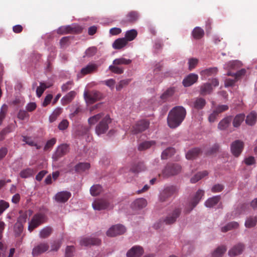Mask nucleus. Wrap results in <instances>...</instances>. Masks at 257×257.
<instances>
[{
	"label": "nucleus",
	"mask_w": 257,
	"mask_h": 257,
	"mask_svg": "<svg viewBox=\"0 0 257 257\" xmlns=\"http://www.w3.org/2000/svg\"><path fill=\"white\" fill-rule=\"evenodd\" d=\"M244 147L243 142L240 140H236L232 143L230 150L233 155L238 157L242 151Z\"/></svg>",
	"instance_id": "9"
},
{
	"label": "nucleus",
	"mask_w": 257,
	"mask_h": 257,
	"mask_svg": "<svg viewBox=\"0 0 257 257\" xmlns=\"http://www.w3.org/2000/svg\"><path fill=\"white\" fill-rule=\"evenodd\" d=\"M198 60L196 58H191L189 60L188 64H189V69L190 70H192L197 65L198 63Z\"/></svg>",
	"instance_id": "60"
},
{
	"label": "nucleus",
	"mask_w": 257,
	"mask_h": 257,
	"mask_svg": "<svg viewBox=\"0 0 257 257\" xmlns=\"http://www.w3.org/2000/svg\"><path fill=\"white\" fill-rule=\"evenodd\" d=\"M217 72V68L216 67L210 68L201 72L202 75L209 76L213 74H216Z\"/></svg>",
	"instance_id": "53"
},
{
	"label": "nucleus",
	"mask_w": 257,
	"mask_h": 257,
	"mask_svg": "<svg viewBox=\"0 0 257 257\" xmlns=\"http://www.w3.org/2000/svg\"><path fill=\"white\" fill-rule=\"evenodd\" d=\"M226 247L224 245L218 247L212 253V257H222L226 251Z\"/></svg>",
	"instance_id": "39"
},
{
	"label": "nucleus",
	"mask_w": 257,
	"mask_h": 257,
	"mask_svg": "<svg viewBox=\"0 0 257 257\" xmlns=\"http://www.w3.org/2000/svg\"><path fill=\"white\" fill-rule=\"evenodd\" d=\"M139 17V14L137 11H131L121 20L120 23L121 25L134 23L138 21Z\"/></svg>",
	"instance_id": "13"
},
{
	"label": "nucleus",
	"mask_w": 257,
	"mask_h": 257,
	"mask_svg": "<svg viewBox=\"0 0 257 257\" xmlns=\"http://www.w3.org/2000/svg\"><path fill=\"white\" fill-rule=\"evenodd\" d=\"M56 139L55 138H52L51 140L47 141L46 145L44 147L45 150H47L51 148L56 143Z\"/></svg>",
	"instance_id": "64"
},
{
	"label": "nucleus",
	"mask_w": 257,
	"mask_h": 257,
	"mask_svg": "<svg viewBox=\"0 0 257 257\" xmlns=\"http://www.w3.org/2000/svg\"><path fill=\"white\" fill-rule=\"evenodd\" d=\"M102 190V187L98 184L93 185L90 189L91 195L94 196L98 195Z\"/></svg>",
	"instance_id": "49"
},
{
	"label": "nucleus",
	"mask_w": 257,
	"mask_h": 257,
	"mask_svg": "<svg viewBox=\"0 0 257 257\" xmlns=\"http://www.w3.org/2000/svg\"><path fill=\"white\" fill-rule=\"evenodd\" d=\"M175 93V89L171 87L166 90L160 96L161 99L164 101H167Z\"/></svg>",
	"instance_id": "30"
},
{
	"label": "nucleus",
	"mask_w": 257,
	"mask_h": 257,
	"mask_svg": "<svg viewBox=\"0 0 257 257\" xmlns=\"http://www.w3.org/2000/svg\"><path fill=\"white\" fill-rule=\"evenodd\" d=\"M90 165L88 163H80L75 167V171L78 173H81L88 170Z\"/></svg>",
	"instance_id": "35"
},
{
	"label": "nucleus",
	"mask_w": 257,
	"mask_h": 257,
	"mask_svg": "<svg viewBox=\"0 0 257 257\" xmlns=\"http://www.w3.org/2000/svg\"><path fill=\"white\" fill-rule=\"evenodd\" d=\"M62 112V108L61 107L56 108L49 116V121L51 122H54L57 119V118L60 115Z\"/></svg>",
	"instance_id": "47"
},
{
	"label": "nucleus",
	"mask_w": 257,
	"mask_h": 257,
	"mask_svg": "<svg viewBox=\"0 0 257 257\" xmlns=\"http://www.w3.org/2000/svg\"><path fill=\"white\" fill-rule=\"evenodd\" d=\"M49 247L47 243H41L33 248L32 253L34 256L38 255L48 250Z\"/></svg>",
	"instance_id": "20"
},
{
	"label": "nucleus",
	"mask_w": 257,
	"mask_h": 257,
	"mask_svg": "<svg viewBox=\"0 0 257 257\" xmlns=\"http://www.w3.org/2000/svg\"><path fill=\"white\" fill-rule=\"evenodd\" d=\"M192 35L194 39H200L203 37L204 32L202 28L197 27L193 29L192 32Z\"/></svg>",
	"instance_id": "37"
},
{
	"label": "nucleus",
	"mask_w": 257,
	"mask_h": 257,
	"mask_svg": "<svg viewBox=\"0 0 257 257\" xmlns=\"http://www.w3.org/2000/svg\"><path fill=\"white\" fill-rule=\"evenodd\" d=\"M204 191L202 190H198L195 195L190 199L187 206L185 208L186 213H189L198 204L202 196H204Z\"/></svg>",
	"instance_id": "3"
},
{
	"label": "nucleus",
	"mask_w": 257,
	"mask_h": 257,
	"mask_svg": "<svg viewBox=\"0 0 257 257\" xmlns=\"http://www.w3.org/2000/svg\"><path fill=\"white\" fill-rule=\"evenodd\" d=\"M103 97V94L100 92L96 90L92 91L90 93L85 92L84 93V98L86 102L91 104L100 100Z\"/></svg>",
	"instance_id": "6"
},
{
	"label": "nucleus",
	"mask_w": 257,
	"mask_h": 257,
	"mask_svg": "<svg viewBox=\"0 0 257 257\" xmlns=\"http://www.w3.org/2000/svg\"><path fill=\"white\" fill-rule=\"evenodd\" d=\"M181 210L180 208H175L172 213L169 214L164 219V222L168 225L174 223L179 216Z\"/></svg>",
	"instance_id": "14"
},
{
	"label": "nucleus",
	"mask_w": 257,
	"mask_h": 257,
	"mask_svg": "<svg viewBox=\"0 0 257 257\" xmlns=\"http://www.w3.org/2000/svg\"><path fill=\"white\" fill-rule=\"evenodd\" d=\"M144 252L143 249L140 246H134L126 253L127 257H140Z\"/></svg>",
	"instance_id": "17"
},
{
	"label": "nucleus",
	"mask_w": 257,
	"mask_h": 257,
	"mask_svg": "<svg viewBox=\"0 0 257 257\" xmlns=\"http://www.w3.org/2000/svg\"><path fill=\"white\" fill-rule=\"evenodd\" d=\"M118 65H112L109 66V69L112 72L117 74H121L123 73L124 69L122 67L117 66Z\"/></svg>",
	"instance_id": "54"
},
{
	"label": "nucleus",
	"mask_w": 257,
	"mask_h": 257,
	"mask_svg": "<svg viewBox=\"0 0 257 257\" xmlns=\"http://www.w3.org/2000/svg\"><path fill=\"white\" fill-rule=\"evenodd\" d=\"M201 153L199 148H194L188 152L186 155V158L189 160L194 159L196 158Z\"/></svg>",
	"instance_id": "32"
},
{
	"label": "nucleus",
	"mask_w": 257,
	"mask_h": 257,
	"mask_svg": "<svg viewBox=\"0 0 257 257\" xmlns=\"http://www.w3.org/2000/svg\"><path fill=\"white\" fill-rule=\"evenodd\" d=\"M101 240L97 238L85 237L80 240V243L81 245L88 246L89 245H99Z\"/></svg>",
	"instance_id": "22"
},
{
	"label": "nucleus",
	"mask_w": 257,
	"mask_h": 257,
	"mask_svg": "<svg viewBox=\"0 0 257 257\" xmlns=\"http://www.w3.org/2000/svg\"><path fill=\"white\" fill-rule=\"evenodd\" d=\"M50 86V85H47L45 83L40 82V85L38 86L36 89V93L37 96L38 97H41L45 89L47 88H49Z\"/></svg>",
	"instance_id": "51"
},
{
	"label": "nucleus",
	"mask_w": 257,
	"mask_h": 257,
	"mask_svg": "<svg viewBox=\"0 0 257 257\" xmlns=\"http://www.w3.org/2000/svg\"><path fill=\"white\" fill-rule=\"evenodd\" d=\"M9 207V203L3 200H0V215Z\"/></svg>",
	"instance_id": "56"
},
{
	"label": "nucleus",
	"mask_w": 257,
	"mask_h": 257,
	"mask_svg": "<svg viewBox=\"0 0 257 257\" xmlns=\"http://www.w3.org/2000/svg\"><path fill=\"white\" fill-rule=\"evenodd\" d=\"M76 93L74 91H71L61 99V103L63 105H66L70 103L74 98Z\"/></svg>",
	"instance_id": "23"
},
{
	"label": "nucleus",
	"mask_w": 257,
	"mask_h": 257,
	"mask_svg": "<svg viewBox=\"0 0 257 257\" xmlns=\"http://www.w3.org/2000/svg\"><path fill=\"white\" fill-rule=\"evenodd\" d=\"M74 28L70 26H64L59 27L57 30V33L60 35H65L67 34H71L74 32Z\"/></svg>",
	"instance_id": "29"
},
{
	"label": "nucleus",
	"mask_w": 257,
	"mask_h": 257,
	"mask_svg": "<svg viewBox=\"0 0 257 257\" xmlns=\"http://www.w3.org/2000/svg\"><path fill=\"white\" fill-rule=\"evenodd\" d=\"M17 116L20 119L24 120L26 118L29 117V115L27 111L24 110H20Z\"/></svg>",
	"instance_id": "59"
},
{
	"label": "nucleus",
	"mask_w": 257,
	"mask_h": 257,
	"mask_svg": "<svg viewBox=\"0 0 257 257\" xmlns=\"http://www.w3.org/2000/svg\"><path fill=\"white\" fill-rule=\"evenodd\" d=\"M175 152L173 148L169 147L165 150L162 153L161 157L163 159H167L168 158L172 156Z\"/></svg>",
	"instance_id": "48"
},
{
	"label": "nucleus",
	"mask_w": 257,
	"mask_h": 257,
	"mask_svg": "<svg viewBox=\"0 0 257 257\" xmlns=\"http://www.w3.org/2000/svg\"><path fill=\"white\" fill-rule=\"evenodd\" d=\"M239 224L238 222L235 221L230 222L221 228V231L223 232H226L232 229L237 228Z\"/></svg>",
	"instance_id": "40"
},
{
	"label": "nucleus",
	"mask_w": 257,
	"mask_h": 257,
	"mask_svg": "<svg viewBox=\"0 0 257 257\" xmlns=\"http://www.w3.org/2000/svg\"><path fill=\"white\" fill-rule=\"evenodd\" d=\"M98 68V65L97 64L90 63L81 69L80 72L78 74V76L82 77L86 75L95 73L97 72Z\"/></svg>",
	"instance_id": "7"
},
{
	"label": "nucleus",
	"mask_w": 257,
	"mask_h": 257,
	"mask_svg": "<svg viewBox=\"0 0 257 257\" xmlns=\"http://www.w3.org/2000/svg\"><path fill=\"white\" fill-rule=\"evenodd\" d=\"M244 248V245L242 243H239L229 250L228 255L231 257L239 255L242 253Z\"/></svg>",
	"instance_id": "21"
},
{
	"label": "nucleus",
	"mask_w": 257,
	"mask_h": 257,
	"mask_svg": "<svg viewBox=\"0 0 257 257\" xmlns=\"http://www.w3.org/2000/svg\"><path fill=\"white\" fill-rule=\"evenodd\" d=\"M24 225L19 222H17L14 225V232L16 236H19L23 231Z\"/></svg>",
	"instance_id": "52"
},
{
	"label": "nucleus",
	"mask_w": 257,
	"mask_h": 257,
	"mask_svg": "<svg viewBox=\"0 0 257 257\" xmlns=\"http://www.w3.org/2000/svg\"><path fill=\"white\" fill-rule=\"evenodd\" d=\"M69 151V146L67 144L59 146L52 156L53 159L57 161L60 158L65 155Z\"/></svg>",
	"instance_id": "12"
},
{
	"label": "nucleus",
	"mask_w": 257,
	"mask_h": 257,
	"mask_svg": "<svg viewBox=\"0 0 257 257\" xmlns=\"http://www.w3.org/2000/svg\"><path fill=\"white\" fill-rule=\"evenodd\" d=\"M23 141L25 142L27 144L29 145L30 146H35L36 147L37 149H39L40 147L35 142L30 140L29 138L27 137H24L23 139Z\"/></svg>",
	"instance_id": "63"
},
{
	"label": "nucleus",
	"mask_w": 257,
	"mask_h": 257,
	"mask_svg": "<svg viewBox=\"0 0 257 257\" xmlns=\"http://www.w3.org/2000/svg\"><path fill=\"white\" fill-rule=\"evenodd\" d=\"M257 222V216L249 217L247 218L245 222V226L247 228H251L254 227Z\"/></svg>",
	"instance_id": "45"
},
{
	"label": "nucleus",
	"mask_w": 257,
	"mask_h": 257,
	"mask_svg": "<svg viewBox=\"0 0 257 257\" xmlns=\"http://www.w3.org/2000/svg\"><path fill=\"white\" fill-rule=\"evenodd\" d=\"M131 81V79H126L120 80L116 86V89L117 91L120 90L123 87L127 85Z\"/></svg>",
	"instance_id": "55"
},
{
	"label": "nucleus",
	"mask_w": 257,
	"mask_h": 257,
	"mask_svg": "<svg viewBox=\"0 0 257 257\" xmlns=\"http://www.w3.org/2000/svg\"><path fill=\"white\" fill-rule=\"evenodd\" d=\"M186 115L185 108L182 106H177L173 107L169 112L167 117V122L169 126L175 128L180 125Z\"/></svg>",
	"instance_id": "1"
},
{
	"label": "nucleus",
	"mask_w": 257,
	"mask_h": 257,
	"mask_svg": "<svg viewBox=\"0 0 257 257\" xmlns=\"http://www.w3.org/2000/svg\"><path fill=\"white\" fill-rule=\"evenodd\" d=\"M138 35L137 31L135 29H132L126 32L125 38L128 41H131L135 39Z\"/></svg>",
	"instance_id": "46"
},
{
	"label": "nucleus",
	"mask_w": 257,
	"mask_h": 257,
	"mask_svg": "<svg viewBox=\"0 0 257 257\" xmlns=\"http://www.w3.org/2000/svg\"><path fill=\"white\" fill-rule=\"evenodd\" d=\"M37 171L36 169L27 168L20 172V176L22 178H27L33 176Z\"/></svg>",
	"instance_id": "24"
},
{
	"label": "nucleus",
	"mask_w": 257,
	"mask_h": 257,
	"mask_svg": "<svg viewBox=\"0 0 257 257\" xmlns=\"http://www.w3.org/2000/svg\"><path fill=\"white\" fill-rule=\"evenodd\" d=\"M206 103V102L205 99L198 97L192 100L190 106L195 109L200 110L204 107Z\"/></svg>",
	"instance_id": "15"
},
{
	"label": "nucleus",
	"mask_w": 257,
	"mask_h": 257,
	"mask_svg": "<svg viewBox=\"0 0 257 257\" xmlns=\"http://www.w3.org/2000/svg\"><path fill=\"white\" fill-rule=\"evenodd\" d=\"M245 115L243 114H238L236 115L233 120V125L234 127H237L240 126L241 122L243 121Z\"/></svg>",
	"instance_id": "43"
},
{
	"label": "nucleus",
	"mask_w": 257,
	"mask_h": 257,
	"mask_svg": "<svg viewBox=\"0 0 257 257\" xmlns=\"http://www.w3.org/2000/svg\"><path fill=\"white\" fill-rule=\"evenodd\" d=\"M103 115V113H100L90 117L88 120V123L90 125L94 124L101 118H102Z\"/></svg>",
	"instance_id": "50"
},
{
	"label": "nucleus",
	"mask_w": 257,
	"mask_h": 257,
	"mask_svg": "<svg viewBox=\"0 0 257 257\" xmlns=\"http://www.w3.org/2000/svg\"><path fill=\"white\" fill-rule=\"evenodd\" d=\"M108 202L103 199H96L92 203L94 210H101L106 209L108 206Z\"/></svg>",
	"instance_id": "19"
},
{
	"label": "nucleus",
	"mask_w": 257,
	"mask_h": 257,
	"mask_svg": "<svg viewBox=\"0 0 257 257\" xmlns=\"http://www.w3.org/2000/svg\"><path fill=\"white\" fill-rule=\"evenodd\" d=\"M132 61L129 59H126L123 57H120L114 59L113 61V64L114 65H128L132 63Z\"/></svg>",
	"instance_id": "41"
},
{
	"label": "nucleus",
	"mask_w": 257,
	"mask_h": 257,
	"mask_svg": "<svg viewBox=\"0 0 257 257\" xmlns=\"http://www.w3.org/2000/svg\"><path fill=\"white\" fill-rule=\"evenodd\" d=\"M149 125V122L145 120H141L137 122L133 126L132 132L133 134H137L147 130Z\"/></svg>",
	"instance_id": "11"
},
{
	"label": "nucleus",
	"mask_w": 257,
	"mask_h": 257,
	"mask_svg": "<svg viewBox=\"0 0 257 257\" xmlns=\"http://www.w3.org/2000/svg\"><path fill=\"white\" fill-rule=\"evenodd\" d=\"M213 88L209 83H205L200 86V94L202 95H206L210 94L212 91Z\"/></svg>",
	"instance_id": "26"
},
{
	"label": "nucleus",
	"mask_w": 257,
	"mask_h": 257,
	"mask_svg": "<svg viewBox=\"0 0 257 257\" xmlns=\"http://www.w3.org/2000/svg\"><path fill=\"white\" fill-rule=\"evenodd\" d=\"M111 122V119L108 115L103 117L95 127V132L98 135L105 133L108 130V124Z\"/></svg>",
	"instance_id": "4"
},
{
	"label": "nucleus",
	"mask_w": 257,
	"mask_h": 257,
	"mask_svg": "<svg viewBox=\"0 0 257 257\" xmlns=\"http://www.w3.org/2000/svg\"><path fill=\"white\" fill-rule=\"evenodd\" d=\"M71 194L68 191H61L57 193L55 196V200L59 203H65L71 197Z\"/></svg>",
	"instance_id": "18"
},
{
	"label": "nucleus",
	"mask_w": 257,
	"mask_h": 257,
	"mask_svg": "<svg viewBox=\"0 0 257 257\" xmlns=\"http://www.w3.org/2000/svg\"><path fill=\"white\" fill-rule=\"evenodd\" d=\"M125 230L126 229L124 226L117 224L110 227L107 231L106 234L108 236L114 237L124 233Z\"/></svg>",
	"instance_id": "10"
},
{
	"label": "nucleus",
	"mask_w": 257,
	"mask_h": 257,
	"mask_svg": "<svg viewBox=\"0 0 257 257\" xmlns=\"http://www.w3.org/2000/svg\"><path fill=\"white\" fill-rule=\"evenodd\" d=\"M127 43L125 38H118L114 41L112 47L115 49H120L125 46Z\"/></svg>",
	"instance_id": "28"
},
{
	"label": "nucleus",
	"mask_w": 257,
	"mask_h": 257,
	"mask_svg": "<svg viewBox=\"0 0 257 257\" xmlns=\"http://www.w3.org/2000/svg\"><path fill=\"white\" fill-rule=\"evenodd\" d=\"M97 52V48L95 47H92L88 48L86 51V55L88 57L94 56Z\"/></svg>",
	"instance_id": "57"
},
{
	"label": "nucleus",
	"mask_w": 257,
	"mask_h": 257,
	"mask_svg": "<svg viewBox=\"0 0 257 257\" xmlns=\"http://www.w3.org/2000/svg\"><path fill=\"white\" fill-rule=\"evenodd\" d=\"M103 83L109 87L111 90H113L115 84V81L113 79H109L104 81Z\"/></svg>",
	"instance_id": "58"
},
{
	"label": "nucleus",
	"mask_w": 257,
	"mask_h": 257,
	"mask_svg": "<svg viewBox=\"0 0 257 257\" xmlns=\"http://www.w3.org/2000/svg\"><path fill=\"white\" fill-rule=\"evenodd\" d=\"M156 142L155 141H147L140 144L138 147V149L140 151H144L149 148H150L152 146H155Z\"/></svg>",
	"instance_id": "33"
},
{
	"label": "nucleus",
	"mask_w": 257,
	"mask_h": 257,
	"mask_svg": "<svg viewBox=\"0 0 257 257\" xmlns=\"http://www.w3.org/2000/svg\"><path fill=\"white\" fill-rule=\"evenodd\" d=\"M207 175L208 172L206 171L198 172L191 179L190 181L192 183H195Z\"/></svg>",
	"instance_id": "44"
},
{
	"label": "nucleus",
	"mask_w": 257,
	"mask_h": 257,
	"mask_svg": "<svg viewBox=\"0 0 257 257\" xmlns=\"http://www.w3.org/2000/svg\"><path fill=\"white\" fill-rule=\"evenodd\" d=\"M69 125V122L67 119L62 120L58 125V128L61 131L66 130Z\"/></svg>",
	"instance_id": "62"
},
{
	"label": "nucleus",
	"mask_w": 257,
	"mask_h": 257,
	"mask_svg": "<svg viewBox=\"0 0 257 257\" xmlns=\"http://www.w3.org/2000/svg\"><path fill=\"white\" fill-rule=\"evenodd\" d=\"M53 231L52 228L50 226H46L43 228L40 231L39 236L42 238L48 237Z\"/></svg>",
	"instance_id": "38"
},
{
	"label": "nucleus",
	"mask_w": 257,
	"mask_h": 257,
	"mask_svg": "<svg viewBox=\"0 0 257 257\" xmlns=\"http://www.w3.org/2000/svg\"><path fill=\"white\" fill-rule=\"evenodd\" d=\"M181 170V167L178 164H168L163 170V175L169 177L178 174Z\"/></svg>",
	"instance_id": "5"
},
{
	"label": "nucleus",
	"mask_w": 257,
	"mask_h": 257,
	"mask_svg": "<svg viewBox=\"0 0 257 257\" xmlns=\"http://www.w3.org/2000/svg\"><path fill=\"white\" fill-rule=\"evenodd\" d=\"M198 79V76L194 73H190L183 80V84L185 87H189L196 83Z\"/></svg>",
	"instance_id": "16"
},
{
	"label": "nucleus",
	"mask_w": 257,
	"mask_h": 257,
	"mask_svg": "<svg viewBox=\"0 0 257 257\" xmlns=\"http://www.w3.org/2000/svg\"><path fill=\"white\" fill-rule=\"evenodd\" d=\"M146 167L143 163H139L132 166L131 168V171L134 174H138L141 172L145 171Z\"/></svg>",
	"instance_id": "36"
},
{
	"label": "nucleus",
	"mask_w": 257,
	"mask_h": 257,
	"mask_svg": "<svg viewBox=\"0 0 257 257\" xmlns=\"http://www.w3.org/2000/svg\"><path fill=\"white\" fill-rule=\"evenodd\" d=\"M178 191L176 186H170L165 188L160 195V200L165 201L168 198L176 194Z\"/></svg>",
	"instance_id": "8"
},
{
	"label": "nucleus",
	"mask_w": 257,
	"mask_h": 257,
	"mask_svg": "<svg viewBox=\"0 0 257 257\" xmlns=\"http://www.w3.org/2000/svg\"><path fill=\"white\" fill-rule=\"evenodd\" d=\"M257 119V114L255 112H251L246 116L245 122L249 125H253L255 124Z\"/></svg>",
	"instance_id": "34"
},
{
	"label": "nucleus",
	"mask_w": 257,
	"mask_h": 257,
	"mask_svg": "<svg viewBox=\"0 0 257 257\" xmlns=\"http://www.w3.org/2000/svg\"><path fill=\"white\" fill-rule=\"evenodd\" d=\"M13 131L12 124H9L7 127L3 128L0 132V141L4 140L6 136L10 133Z\"/></svg>",
	"instance_id": "42"
},
{
	"label": "nucleus",
	"mask_w": 257,
	"mask_h": 257,
	"mask_svg": "<svg viewBox=\"0 0 257 257\" xmlns=\"http://www.w3.org/2000/svg\"><path fill=\"white\" fill-rule=\"evenodd\" d=\"M47 219V216L44 213L38 212L35 214L29 222L28 230L30 232H32L35 228L45 223Z\"/></svg>",
	"instance_id": "2"
},
{
	"label": "nucleus",
	"mask_w": 257,
	"mask_h": 257,
	"mask_svg": "<svg viewBox=\"0 0 257 257\" xmlns=\"http://www.w3.org/2000/svg\"><path fill=\"white\" fill-rule=\"evenodd\" d=\"M73 82L71 81H69L67 82L66 83L62 85L61 86V90L63 92H66L70 90L72 86L73 85Z\"/></svg>",
	"instance_id": "61"
},
{
	"label": "nucleus",
	"mask_w": 257,
	"mask_h": 257,
	"mask_svg": "<svg viewBox=\"0 0 257 257\" xmlns=\"http://www.w3.org/2000/svg\"><path fill=\"white\" fill-rule=\"evenodd\" d=\"M231 120V116H227L225 117L219 122L218 124V129L220 130H226L229 126Z\"/></svg>",
	"instance_id": "25"
},
{
	"label": "nucleus",
	"mask_w": 257,
	"mask_h": 257,
	"mask_svg": "<svg viewBox=\"0 0 257 257\" xmlns=\"http://www.w3.org/2000/svg\"><path fill=\"white\" fill-rule=\"evenodd\" d=\"M220 195L215 196L208 198L205 202V205L207 207L211 208L216 205L220 200Z\"/></svg>",
	"instance_id": "27"
},
{
	"label": "nucleus",
	"mask_w": 257,
	"mask_h": 257,
	"mask_svg": "<svg viewBox=\"0 0 257 257\" xmlns=\"http://www.w3.org/2000/svg\"><path fill=\"white\" fill-rule=\"evenodd\" d=\"M147 201L144 198H139L133 202V207L135 209H142L147 205Z\"/></svg>",
	"instance_id": "31"
}]
</instances>
